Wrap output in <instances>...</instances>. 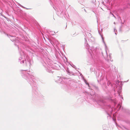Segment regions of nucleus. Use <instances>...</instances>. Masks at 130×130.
<instances>
[{
  "instance_id": "1",
  "label": "nucleus",
  "mask_w": 130,
  "mask_h": 130,
  "mask_svg": "<svg viewBox=\"0 0 130 130\" xmlns=\"http://www.w3.org/2000/svg\"><path fill=\"white\" fill-rule=\"evenodd\" d=\"M111 13V14H112L113 16L114 17H114V15L113 14H112V13Z\"/></svg>"
}]
</instances>
